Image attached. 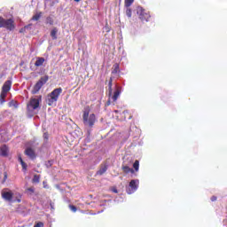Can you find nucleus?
<instances>
[{
	"label": "nucleus",
	"instance_id": "6e6552de",
	"mask_svg": "<svg viewBox=\"0 0 227 227\" xmlns=\"http://www.w3.org/2000/svg\"><path fill=\"white\" fill-rule=\"evenodd\" d=\"M49 81V76L45 75L40 78V80L35 83L33 89V93L36 94L40 90H42V87L43 84H45Z\"/></svg>",
	"mask_w": 227,
	"mask_h": 227
},
{
	"label": "nucleus",
	"instance_id": "7c9ffc66",
	"mask_svg": "<svg viewBox=\"0 0 227 227\" xmlns=\"http://www.w3.org/2000/svg\"><path fill=\"white\" fill-rule=\"evenodd\" d=\"M18 160L20 162V164H22V162H24V160H22V157L19 156Z\"/></svg>",
	"mask_w": 227,
	"mask_h": 227
},
{
	"label": "nucleus",
	"instance_id": "dca6fc26",
	"mask_svg": "<svg viewBox=\"0 0 227 227\" xmlns=\"http://www.w3.org/2000/svg\"><path fill=\"white\" fill-rule=\"evenodd\" d=\"M9 107H14L17 109L19 107V103L15 100H12L9 102Z\"/></svg>",
	"mask_w": 227,
	"mask_h": 227
},
{
	"label": "nucleus",
	"instance_id": "393cba45",
	"mask_svg": "<svg viewBox=\"0 0 227 227\" xmlns=\"http://www.w3.org/2000/svg\"><path fill=\"white\" fill-rule=\"evenodd\" d=\"M114 67V69L113 71V74H118V70L120 69V65L115 64Z\"/></svg>",
	"mask_w": 227,
	"mask_h": 227
},
{
	"label": "nucleus",
	"instance_id": "ddd939ff",
	"mask_svg": "<svg viewBox=\"0 0 227 227\" xmlns=\"http://www.w3.org/2000/svg\"><path fill=\"white\" fill-rule=\"evenodd\" d=\"M43 63H45V59H43V57H37L35 66L43 67Z\"/></svg>",
	"mask_w": 227,
	"mask_h": 227
},
{
	"label": "nucleus",
	"instance_id": "39448f33",
	"mask_svg": "<svg viewBox=\"0 0 227 227\" xmlns=\"http://www.w3.org/2000/svg\"><path fill=\"white\" fill-rule=\"evenodd\" d=\"M10 90H12V80H7L2 87L0 104H4L6 102V95H8V91H10Z\"/></svg>",
	"mask_w": 227,
	"mask_h": 227
},
{
	"label": "nucleus",
	"instance_id": "9b49d317",
	"mask_svg": "<svg viewBox=\"0 0 227 227\" xmlns=\"http://www.w3.org/2000/svg\"><path fill=\"white\" fill-rule=\"evenodd\" d=\"M25 154L29 157L30 159H35L36 158V154L35 153V151L33 149H31V147H27L25 150Z\"/></svg>",
	"mask_w": 227,
	"mask_h": 227
},
{
	"label": "nucleus",
	"instance_id": "9d476101",
	"mask_svg": "<svg viewBox=\"0 0 227 227\" xmlns=\"http://www.w3.org/2000/svg\"><path fill=\"white\" fill-rule=\"evenodd\" d=\"M2 198L5 200V201H12L13 199V193L12 192H2Z\"/></svg>",
	"mask_w": 227,
	"mask_h": 227
},
{
	"label": "nucleus",
	"instance_id": "f257e3e1",
	"mask_svg": "<svg viewBox=\"0 0 227 227\" xmlns=\"http://www.w3.org/2000/svg\"><path fill=\"white\" fill-rule=\"evenodd\" d=\"M82 120L83 124L87 129H93V125H95L97 121V116L95 114H90V108L87 107L83 111Z\"/></svg>",
	"mask_w": 227,
	"mask_h": 227
},
{
	"label": "nucleus",
	"instance_id": "c85d7f7f",
	"mask_svg": "<svg viewBox=\"0 0 227 227\" xmlns=\"http://www.w3.org/2000/svg\"><path fill=\"white\" fill-rule=\"evenodd\" d=\"M27 191L28 192H31V194H33V192H35V188L33 187L27 188Z\"/></svg>",
	"mask_w": 227,
	"mask_h": 227
},
{
	"label": "nucleus",
	"instance_id": "412c9836",
	"mask_svg": "<svg viewBox=\"0 0 227 227\" xmlns=\"http://www.w3.org/2000/svg\"><path fill=\"white\" fill-rule=\"evenodd\" d=\"M135 171H139V160H136L133 164Z\"/></svg>",
	"mask_w": 227,
	"mask_h": 227
},
{
	"label": "nucleus",
	"instance_id": "a878e982",
	"mask_svg": "<svg viewBox=\"0 0 227 227\" xmlns=\"http://www.w3.org/2000/svg\"><path fill=\"white\" fill-rule=\"evenodd\" d=\"M8 180V174L6 172L4 173V180L2 181V184H4Z\"/></svg>",
	"mask_w": 227,
	"mask_h": 227
},
{
	"label": "nucleus",
	"instance_id": "2f4dec72",
	"mask_svg": "<svg viewBox=\"0 0 227 227\" xmlns=\"http://www.w3.org/2000/svg\"><path fill=\"white\" fill-rule=\"evenodd\" d=\"M30 28H31V24L27 25V26L24 27V29H30Z\"/></svg>",
	"mask_w": 227,
	"mask_h": 227
},
{
	"label": "nucleus",
	"instance_id": "c9c22d12",
	"mask_svg": "<svg viewBox=\"0 0 227 227\" xmlns=\"http://www.w3.org/2000/svg\"><path fill=\"white\" fill-rule=\"evenodd\" d=\"M74 1H75V3H80L81 0H74Z\"/></svg>",
	"mask_w": 227,
	"mask_h": 227
},
{
	"label": "nucleus",
	"instance_id": "6ab92c4d",
	"mask_svg": "<svg viewBox=\"0 0 227 227\" xmlns=\"http://www.w3.org/2000/svg\"><path fill=\"white\" fill-rule=\"evenodd\" d=\"M133 3H134V0H125L124 5L126 8H130Z\"/></svg>",
	"mask_w": 227,
	"mask_h": 227
},
{
	"label": "nucleus",
	"instance_id": "f03ea898",
	"mask_svg": "<svg viewBox=\"0 0 227 227\" xmlns=\"http://www.w3.org/2000/svg\"><path fill=\"white\" fill-rule=\"evenodd\" d=\"M115 88H116L115 91L113 95V80H110L108 82V90H109L108 95L110 98L107 101V106H111V100L113 102H116V100H118V98L120 97V95H121V87L116 85Z\"/></svg>",
	"mask_w": 227,
	"mask_h": 227
},
{
	"label": "nucleus",
	"instance_id": "b1692460",
	"mask_svg": "<svg viewBox=\"0 0 227 227\" xmlns=\"http://www.w3.org/2000/svg\"><path fill=\"white\" fill-rule=\"evenodd\" d=\"M21 167L24 173H26L27 171V164H26V162H22Z\"/></svg>",
	"mask_w": 227,
	"mask_h": 227
},
{
	"label": "nucleus",
	"instance_id": "5701e85b",
	"mask_svg": "<svg viewBox=\"0 0 227 227\" xmlns=\"http://www.w3.org/2000/svg\"><path fill=\"white\" fill-rule=\"evenodd\" d=\"M40 17H42V12L34 15L32 20H40Z\"/></svg>",
	"mask_w": 227,
	"mask_h": 227
},
{
	"label": "nucleus",
	"instance_id": "f8f14e48",
	"mask_svg": "<svg viewBox=\"0 0 227 227\" xmlns=\"http://www.w3.org/2000/svg\"><path fill=\"white\" fill-rule=\"evenodd\" d=\"M0 152L2 157H8V146L6 145H4L0 147Z\"/></svg>",
	"mask_w": 227,
	"mask_h": 227
},
{
	"label": "nucleus",
	"instance_id": "7ed1b4c3",
	"mask_svg": "<svg viewBox=\"0 0 227 227\" xmlns=\"http://www.w3.org/2000/svg\"><path fill=\"white\" fill-rule=\"evenodd\" d=\"M42 102V97L37 96L35 98H30L27 105V111L31 114H35V111H40V103Z\"/></svg>",
	"mask_w": 227,
	"mask_h": 227
},
{
	"label": "nucleus",
	"instance_id": "cd10ccee",
	"mask_svg": "<svg viewBox=\"0 0 227 227\" xmlns=\"http://www.w3.org/2000/svg\"><path fill=\"white\" fill-rule=\"evenodd\" d=\"M35 227H43V223L38 222L37 223H35Z\"/></svg>",
	"mask_w": 227,
	"mask_h": 227
},
{
	"label": "nucleus",
	"instance_id": "0eeeda50",
	"mask_svg": "<svg viewBox=\"0 0 227 227\" xmlns=\"http://www.w3.org/2000/svg\"><path fill=\"white\" fill-rule=\"evenodd\" d=\"M137 189H139V181L137 179H133L126 187V192L127 194H134Z\"/></svg>",
	"mask_w": 227,
	"mask_h": 227
},
{
	"label": "nucleus",
	"instance_id": "e433bc0d",
	"mask_svg": "<svg viewBox=\"0 0 227 227\" xmlns=\"http://www.w3.org/2000/svg\"><path fill=\"white\" fill-rule=\"evenodd\" d=\"M18 203H20V200H18Z\"/></svg>",
	"mask_w": 227,
	"mask_h": 227
},
{
	"label": "nucleus",
	"instance_id": "4c0bfd02",
	"mask_svg": "<svg viewBox=\"0 0 227 227\" xmlns=\"http://www.w3.org/2000/svg\"><path fill=\"white\" fill-rule=\"evenodd\" d=\"M102 211H98V214H101Z\"/></svg>",
	"mask_w": 227,
	"mask_h": 227
},
{
	"label": "nucleus",
	"instance_id": "423d86ee",
	"mask_svg": "<svg viewBox=\"0 0 227 227\" xmlns=\"http://www.w3.org/2000/svg\"><path fill=\"white\" fill-rule=\"evenodd\" d=\"M1 27H4L8 31H13V29H15V21L13 20V19L6 20L0 16V28Z\"/></svg>",
	"mask_w": 227,
	"mask_h": 227
},
{
	"label": "nucleus",
	"instance_id": "f704fd0d",
	"mask_svg": "<svg viewBox=\"0 0 227 227\" xmlns=\"http://www.w3.org/2000/svg\"><path fill=\"white\" fill-rule=\"evenodd\" d=\"M91 134V130L88 129V136Z\"/></svg>",
	"mask_w": 227,
	"mask_h": 227
},
{
	"label": "nucleus",
	"instance_id": "aec40b11",
	"mask_svg": "<svg viewBox=\"0 0 227 227\" xmlns=\"http://www.w3.org/2000/svg\"><path fill=\"white\" fill-rule=\"evenodd\" d=\"M32 182H33L34 184H40V176L35 175L34 177H33V179H32Z\"/></svg>",
	"mask_w": 227,
	"mask_h": 227
},
{
	"label": "nucleus",
	"instance_id": "4be33fe9",
	"mask_svg": "<svg viewBox=\"0 0 227 227\" xmlns=\"http://www.w3.org/2000/svg\"><path fill=\"white\" fill-rule=\"evenodd\" d=\"M126 15H127V17H129V19H130V17H132V10L129 7H127V9H126Z\"/></svg>",
	"mask_w": 227,
	"mask_h": 227
},
{
	"label": "nucleus",
	"instance_id": "4468645a",
	"mask_svg": "<svg viewBox=\"0 0 227 227\" xmlns=\"http://www.w3.org/2000/svg\"><path fill=\"white\" fill-rule=\"evenodd\" d=\"M51 36L52 40H58V28L57 27L52 28V30L51 31Z\"/></svg>",
	"mask_w": 227,
	"mask_h": 227
},
{
	"label": "nucleus",
	"instance_id": "58836bf2",
	"mask_svg": "<svg viewBox=\"0 0 227 227\" xmlns=\"http://www.w3.org/2000/svg\"><path fill=\"white\" fill-rule=\"evenodd\" d=\"M23 29L20 30V33H22Z\"/></svg>",
	"mask_w": 227,
	"mask_h": 227
},
{
	"label": "nucleus",
	"instance_id": "72a5a7b5",
	"mask_svg": "<svg viewBox=\"0 0 227 227\" xmlns=\"http://www.w3.org/2000/svg\"><path fill=\"white\" fill-rule=\"evenodd\" d=\"M43 137L44 139H47L48 138L47 134L44 133Z\"/></svg>",
	"mask_w": 227,
	"mask_h": 227
},
{
	"label": "nucleus",
	"instance_id": "20e7f679",
	"mask_svg": "<svg viewBox=\"0 0 227 227\" xmlns=\"http://www.w3.org/2000/svg\"><path fill=\"white\" fill-rule=\"evenodd\" d=\"M63 93V89L61 87L57 88L53 90L50 94H48L47 98H46V103L48 106H56L59 95Z\"/></svg>",
	"mask_w": 227,
	"mask_h": 227
},
{
	"label": "nucleus",
	"instance_id": "bb28decb",
	"mask_svg": "<svg viewBox=\"0 0 227 227\" xmlns=\"http://www.w3.org/2000/svg\"><path fill=\"white\" fill-rule=\"evenodd\" d=\"M69 208H70V210H72V212H77V207L74 205H70Z\"/></svg>",
	"mask_w": 227,
	"mask_h": 227
},
{
	"label": "nucleus",
	"instance_id": "473e14b6",
	"mask_svg": "<svg viewBox=\"0 0 227 227\" xmlns=\"http://www.w3.org/2000/svg\"><path fill=\"white\" fill-rule=\"evenodd\" d=\"M216 200H217V197L215 196L211 197V201H216Z\"/></svg>",
	"mask_w": 227,
	"mask_h": 227
},
{
	"label": "nucleus",
	"instance_id": "c756f323",
	"mask_svg": "<svg viewBox=\"0 0 227 227\" xmlns=\"http://www.w3.org/2000/svg\"><path fill=\"white\" fill-rule=\"evenodd\" d=\"M112 192H114L115 194H118V189L112 188Z\"/></svg>",
	"mask_w": 227,
	"mask_h": 227
},
{
	"label": "nucleus",
	"instance_id": "f3484780",
	"mask_svg": "<svg viewBox=\"0 0 227 227\" xmlns=\"http://www.w3.org/2000/svg\"><path fill=\"white\" fill-rule=\"evenodd\" d=\"M46 24H49V26H54V19H52L51 16H48L46 18Z\"/></svg>",
	"mask_w": 227,
	"mask_h": 227
},
{
	"label": "nucleus",
	"instance_id": "a211bd4d",
	"mask_svg": "<svg viewBox=\"0 0 227 227\" xmlns=\"http://www.w3.org/2000/svg\"><path fill=\"white\" fill-rule=\"evenodd\" d=\"M122 169H123L124 173H134V168H131L128 166L122 167Z\"/></svg>",
	"mask_w": 227,
	"mask_h": 227
},
{
	"label": "nucleus",
	"instance_id": "2eb2a0df",
	"mask_svg": "<svg viewBox=\"0 0 227 227\" xmlns=\"http://www.w3.org/2000/svg\"><path fill=\"white\" fill-rule=\"evenodd\" d=\"M106 171H107V166L105 165L100 168V169L97 172V175L102 176L104 173H106Z\"/></svg>",
	"mask_w": 227,
	"mask_h": 227
},
{
	"label": "nucleus",
	"instance_id": "1a4fd4ad",
	"mask_svg": "<svg viewBox=\"0 0 227 227\" xmlns=\"http://www.w3.org/2000/svg\"><path fill=\"white\" fill-rule=\"evenodd\" d=\"M137 15H139V19L142 20H145V22H148V20L150 19V12H146L143 7H137Z\"/></svg>",
	"mask_w": 227,
	"mask_h": 227
}]
</instances>
